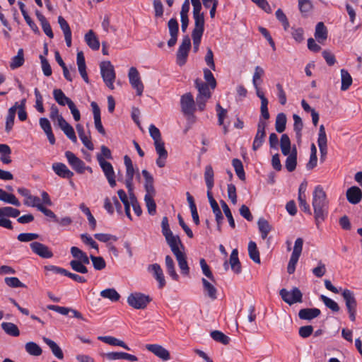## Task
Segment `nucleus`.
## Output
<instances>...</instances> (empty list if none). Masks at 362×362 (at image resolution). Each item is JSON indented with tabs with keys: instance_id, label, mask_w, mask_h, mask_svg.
I'll return each instance as SVG.
<instances>
[{
	"instance_id": "f257e3e1",
	"label": "nucleus",
	"mask_w": 362,
	"mask_h": 362,
	"mask_svg": "<svg viewBox=\"0 0 362 362\" xmlns=\"http://www.w3.org/2000/svg\"><path fill=\"white\" fill-rule=\"evenodd\" d=\"M312 206L315 222L317 228L325 221L329 213V201L322 187L317 185L313 192Z\"/></svg>"
},
{
	"instance_id": "f03ea898",
	"label": "nucleus",
	"mask_w": 362,
	"mask_h": 362,
	"mask_svg": "<svg viewBox=\"0 0 362 362\" xmlns=\"http://www.w3.org/2000/svg\"><path fill=\"white\" fill-rule=\"evenodd\" d=\"M194 85L198 90V94L196 97V104L198 110L203 111L205 109L206 102L211 97V92L209 89L210 86L199 78H197L194 81Z\"/></svg>"
},
{
	"instance_id": "7ed1b4c3",
	"label": "nucleus",
	"mask_w": 362,
	"mask_h": 362,
	"mask_svg": "<svg viewBox=\"0 0 362 362\" xmlns=\"http://www.w3.org/2000/svg\"><path fill=\"white\" fill-rule=\"evenodd\" d=\"M102 78L105 85L111 90L115 88L114 82L116 78L115 68L110 61H103L100 64Z\"/></svg>"
},
{
	"instance_id": "20e7f679",
	"label": "nucleus",
	"mask_w": 362,
	"mask_h": 362,
	"mask_svg": "<svg viewBox=\"0 0 362 362\" xmlns=\"http://www.w3.org/2000/svg\"><path fill=\"white\" fill-rule=\"evenodd\" d=\"M196 105L197 104H195L194 97L191 93H187L181 96V110L186 117H192L193 122L196 121V117L194 115L196 110Z\"/></svg>"
},
{
	"instance_id": "39448f33",
	"label": "nucleus",
	"mask_w": 362,
	"mask_h": 362,
	"mask_svg": "<svg viewBox=\"0 0 362 362\" xmlns=\"http://www.w3.org/2000/svg\"><path fill=\"white\" fill-rule=\"evenodd\" d=\"M151 301L149 296L139 292L132 293L127 297V303L137 310L145 309Z\"/></svg>"
},
{
	"instance_id": "423d86ee",
	"label": "nucleus",
	"mask_w": 362,
	"mask_h": 362,
	"mask_svg": "<svg viewBox=\"0 0 362 362\" xmlns=\"http://www.w3.org/2000/svg\"><path fill=\"white\" fill-rule=\"evenodd\" d=\"M303 240L298 238L296 240L293 252L291 254L290 260L287 267V272L288 274H293L296 270V266L298 262L299 257L301 255L303 250Z\"/></svg>"
},
{
	"instance_id": "0eeeda50",
	"label": "nucleus",
	"mask_w": 362,
	"mask_h": 362,
	"mask_svg": "<svg viewBox=\"0 0 362 362\" xmlns=\"http://www.w3.org/2000/svg\"><path fill=\"white\" fill-rule=\"evenodd\" d=\"M279 294L282 300L290 305L303 301V293L297 287L293 288L291 291L282 288L280 290Z\"/></svg>"
},
{
	"instance_id": "6e6552de",
	"label": "nucleus",
	"mask_w": 362,
	"mask_h": 362,
	"mask_svg": "<svg viewBox=\"0 0 362 362\" xmlns=\"http://www.w3.org/2000/svg\"><path fill=\"white\" fill-rule=\"evenodd\" d=\"M191 46L189 35H185L177 52V64L179 66L185 64Z\"/></svg>"
},
{
	"instance_id": "1a4fd4ad",
	"label": "nucleus",
	"mask_w": 362,
	"mask_h": 362,
	"mask_svg": "<svg viewBox=\"0 0 362 362\" xmlns=\"http://www.w3.org/2000/svg\"><path fill=\"white\" fill-rule=\"evenodd\" d=\"M128 77L129 83L136 90L137 95L141 96L144 91V84L141 81L140 75L136 67H131L129 70Z\"/></svg>"
},
{
	"instance_id": "9d476101",
	"label": "nucleus",
	"mask_w": 362,
	"mask_h": 362,
	"mask_svg": "<svg viewBox=\"0 0 362 362\" xmlns=\"http://www.w3.org/2000/svg\"><path fill=\"white\" fill-rule=\"evenodd\" d=\"M266 126L267 122L260 118L257 123V130L252 144L253 151L259 149L264 142L266 136Z\"/></svg>"
},
{
	"instance_id": "9b49d317",
	"label": "nucleus",
	"mask_w": 362,
	"mask_h": 362,
	"mask_svg": "<svg viewBox=\"0 0 362 362\" xmlns=\"http://www.w3.org/2000/svg\"><path fill=\"white\" fill-rule=\"evenodd\" d=\"M317 145L320 152V160L321 162H324L327 158L328 149L327 138L323 124H321L319 128Z\"/></svg>"
},
{
	"instance_id": "f8f14e48",
	"label": "nucleus",
	"mask_w": 362,
	"mask_h": 362,
	"mask_svg": "<svg viewBox=\"0 0 362 362\" xmlns=\"http://www.w3.org/2000/svg\"><path fill=\"white\" fill-rule=\"evenodd\" d=\"M124 163L126 167L125 185L128 189V192L132 193L133 191V179L135 174V170L132 161L129 156H124Z\"/></svg>"
},
{
	"instance_id": "ddd939ff",
	"label": "nucleus",
	"mask_w": 362,
	"mask_h": 362,
	"mask_svg": "<svg viewBox=\"0 0 362 362\" xmlns=\"http://www.w3.org/2000/svg\"><path fill=\"white\" fill-rule=\"evenodd\" d=\"M65 157L67 159L68 163L76 173H84L86 169L84 162L78 158L74 153L67 151L65 152Z\"/></svg>"
},
{
	"instance_id": "4468645a",
	"label": "nucleus",
	"mask_w": 362,
	"mask_h": 362,
	"mask_svg": "<svg viewBox=\"0 0 362 362\" xmlns=\"http://www.w3.org/2000/svg\"><path fill=\"white\" fill-rule=\"evenodd\" d=\"M99 165L106 177L108 183L110 187H114L116 185L115 175L113 167L110 162L103 160L101 158L99 159Z\"/></svg>"
},
{
	"instance_id": "2eb2a0df",
	"label": "nucleus",
	"mask_w": 362,
	"mask_h": 362,
	"mask_svg": "<svg viewBox=\"0 0 362 362\" xmlns=\"http://www.w3.org/2000/svg\"><path fill=\"white\" fill-rule=\"evenodd\" d=\"M193 6L194 27L204 28V14L201 13L202 4L199 0H191Z\"/></svg>"
},
{
	"instance_id": "dca6fc26",
	"label": "nucleus",
	"mask_w": 362,
	"mask_h": 362,
	"mask_svg": "<svg viewBox=\"0 0 362 362\" xmlns=\"http://www.w3.org/2000/svg\"><path fill=\"white\" fill-rule=\"evenodd\" d=\"M32 251L42 258L49 259L53 257L52 252L45 245L39 242H33L30 245Z\"/></svg>"
},
{
	"instance_id": "f3484780",
	"label": "nucleus",
	"mask_w": 362,
	"mask_h": 362,
	"mask_svg": "<svg viewBox=\"0 0 362 362\" xmlns=\"http://www.w3.org/2000/svg\"><path fill=\"white\" fill-rule=\"evenodd\" d=\"M92 111L94 119V126L95 129L103 136H106V131L102 124L100 117V110L96 103L92 102Z\"/></svg>"
},
{
	"instance_id": "a211bd4d",
	"label": "nucleus",
	"mask_w": 362,
	"mask_h": 362,
	"mask_svg": "<svg viewBox=\"0 0 362 362\" xmlns=\"http://www.w3.org/2000/svg\"><path fill=\"white\" fill-rule=\"evenodd\" d=\"M104 208L110 214L114 213L115 209L119 214H122V207L117 197H107L104 201Z\"/></svg>"
},
{
	"instance_id": "6ab92c4d",
	"label": "nucleus",
	"mask_w": 362,
	"mask_h": 362,
	"mask_svg": "<svg viewBox=\"0 0 362 362\" xmlns=\"http://www.w3.org/2000/svg\"><path fill=\"white\" fill-rule=\"evenodd\" d=\"M156 151L158 155V158L156 160V165L159 168H163L165 165V160L168 157V151L165 148L164 142L160 141L154 143Z\"/></svg>"
},
{
	"instance_id": "aec40b11",
	"label": "nucleus",
	"mask_w": 362,
	"mask_h": 362,
	"mask_svg": "<svg viewBox=\"0 0 362 362\" xmlns=\"http://www.w3.org/2000/svg\"><path fill=\"white\" fill-rule=\"evenodd\" d=\"M146 349L163 361H168L170 358L169 351L159 344H146Z\"/></svg>"
},
{
	"instance_id": "412c9836",
	"label": "nucleus",
	"mask_w": 362,
	"mask_h": 362,
	"mask_svg": "<svg viewBox=\"0 0 362 362\" xmlns=\"http://www.w3.org/2000/svg\"><path fill=\"white\" fill-rule=\"evenodd\" d=\"M346 196L349 203L357 204L362 199V191L358 187L353 186L347 189Z\"/></svg>"
},
{
	"instance_id": "4be33fe9",
	"label": "nucleus",
	"mask_w": 362,
	"mask_h": 362,
	"mask_svg": "<svg viewBox=\"0 0 362 362\" xmlns=\"http://www.w3.org/2000/svg\"><path fill=\"white\" fill-rule=\"evenodd\" d=\"M52 170L60 177L71 179L74 176V173L62 163H54L52 164Z\"/></svg>"
},
{
	"instance_id": "5701e85b",
	"label": "nucleus",
	"mask_w": 362,
	"mask_h": 362,
	"mask_svg": "<svg viewBox=\"0 0 362 362\" xmlns=\"http://www.w3.org/2000/svg\"><path fill=\"white\" fill-rule=\"evenodd\" d=\"M148 271L152 272L154 278L158 281L159 288H163L165 286V280L160 266L156 263L151 264L148 267Z\"/></svg>"
},
{
	"instance_id": "b1692460",
	"label": "nucleus",
	"mask_w": 362,
	"mask_h": 362,
	"mask_svg": "<svg viewBox=\"0 0 362 362\" xmlns=\"http://www.w3.org/2000/svg\"><path fill=\"white\" fill-rule=\"evenodd\" d=\"M76 63H77L78 69L80 73V75L81 76L83 79L85 81V82L88 83L89 78H88V74L86 72V62H85L84 54L82 51H78L77 52Z\"/></svg>"
},
{
	"instance_id": "393cba45",
	"label": "nucleus",
	"mask_w": 362,
	"mask_h": 362,
	"mask_svg": "<svg viewBox=\"0 0 362 362\" xmlns=\"http://www.w3.org/2000/svg\"><path fill=\"white\" fill-rule=\"evenodd\" d=\"M165 238L174 255L182 252L180 251L179 246L180 245L182 248H184V247L178 235H174L172 234Z\"/></svg>"
},
{
	"instance_id": "a878e982",
	"label": "nucleus",
	"mask_w": 362,
	"mask_h": 362,
	"mask_svg": "<svg viewBox=\"0 0 362 362\" xmlns=\"http://www.w3.org/2000/svg\"><path fill=\"white\" fill-rule=\"evenodd\" d=\"M18 107V103H16L14 105L11 107L8 110V114L6 118V125H5V131L6 133H9L13 127L14 119L16 117V113L17 111V108Z\"/></svg>"
},
{
	"instance_id": "bb28decb",
	"label": "nucleus",
	"mask_w": 362,
	"mask_h": 362,
	"mask_svg": "<svg viewBox=\"0 0 362 362\" xmlns=\"http://www.w3.org/2000/svg\"><path fill=\"white\" fill-rule=\"evenodd\" d=\"M341 296L345 301L347 310L356 309L357 302L353 291L345 289L343 291Z\"/></svg>"
},
{
	"instance_id": "cd10ccee",
	"label": "nucleus",
	"mask_w": 362,
	"mask_h": 362,
	"mask_svg": "<svg viewBox=\"0 0 362 362\" xmlns=\"http://www.w3.org/2000/svg\"><path fill=\"white\" fill-rule=\"evenodd\" d=\"M320 310L314 308H303L299 310L298 317L301 320H311L320 315Z\"/></svg>"
},
{
	"instance_id": "c85d7f7f",
	"label": "nucleus",
	"mask_w": 362,
	"mask_h": 362,
	"mask_svg": "<svg viewBox=\"0 0 362 362\" xmlns=\"http://www.w3.org/2000/svg\"><path fill=\"white\" fill-rule=\"evenodd\" d=\"M105 356L108 360L115 361L120 359H126L130 361H136L138 358L134 356L124 352H109L105 354Z\"/></svg>"
},
{
	"instance_id": "c756f323",
	"label": "nucleus",
	"mask_w": 362,
	"mask_h": 362,
	"mask_svg": "<svg viewBox=\"0 0 362 362\" xmlns=\"http://www.w3.org/2000/svg\"><path fill=\"white\" fill-rule=\"evenodd\" d=\"M141 173L145 179L144 188L146 190V194H156L153 176L146 170H143Z\"/></svg>"
},
{
	"instance_id": "7c9ffc66",
	"label": "nucleus",
	"mask_w": 362,
	"mask_h": 362,
	"mask_svg": "<svg viewBox=\"0 0 362 362\" xmlns=\"http://www.w3.org/2000/svg\"><path fill=\"white\" fill-rule=\"evenodd\" d=\"M40 125L46 134L49 143L53 145L55 143L54 135L52 133V127L49 121L45 117L40 119Z\"/></svg>"
},
{
	"instance_id": "2f4dec72",
	"label": "nucleus",
	"mask_w": 362,
	"mask_h": 362,
	"mask_svg": "<svg viewBox=\"0 0 362 362\" xmlns=\"http://www.w3.org/2000/svg\"><path fill=\"white\" fill-rule=\"evenodd\" d=\"M202 282L205 295L212 300H216L217 298V289L215 286L204 278L202 279Z\"/></svg>"
},
{
	"instance_id": "473e14b6",
	"label": "nucleus",
	"mask_w": 362,
	"mask_h": 362,
	"mask_svg": "<svg viewBox=\"0 0 362 362\" xmlns=\"http://www.w3.org/2000/svg\"><path fill=\"white\" fill-rule=\"evenodd\" d=\"M204 31V28L197 27H194L192 30V37L193 40V50L194 52H197L199 50Z\"/></svg>"
},
{
	"instance_id": "72a5a7b5",
	"label": "nucleus",
	"mask_w": 362,
	"mask_h": 362,
	"mask_svg": "<svg viewBox=\"0 0 362 362\" xmlns=\"http://www.w3.org/2000/svg\"><path fill=\"white\" fill-rule=\"evenodd\" d=\"M229 264L230 265L231 269L235 274H240L241 272V264L238 259V252L237 249H234L231 252L229 259Z\"/></svg>"
},
{
	"instance_id": "f704fd0d",
	"label": "nucleus",
	"mask_w": 362,
	"mask_h": 362,
	"mask_svg": "<svg viewBox=\"0 0 362 362\" xmlns=\"http://www.w3.org/2000/svg\"><path fill=\"white\" fill-rule=\"evenodd\" d=\"M98 339L106 344L112 346H118L124 348L126 350H130V348L122 340L118 339L111 336L98 337Z\"/></svg>"
},
{
	"instance_id": "c9c22d12",
	"label": "nucleus",
	"mask_w": 362,
	"mask_h": 362,
	"mask_svg": "<svg viewBox=\"0 0 362 362\" xmlns=\"http://www.w3.org/2000/svg\"><path fill=\"white\" fill-rule=\"evenodd\" d=\"M297 165V150L293 147L291 153L288 155L286 160V168L288 172L295 170Z\"/></svg>"
},
{
	"instance_id": "e433bc0d",
	"label": "nucleus",
	"mask_w": 362,
	"mask_h": 362,
	"mask_svg": "<svg viewBox=\"0 0 362 362\" xmlns=\"http://www.w3.org/2000/svg\"><path fill=\"white\" fill-rule=\"evenodd\" d=\"M176 259L178 263V266L181 270V272L184 275H187L189 273V267L187 262V257L183 252H181L177 255H175Z\"/></svg>"
},
{
	"instance_id": "4c0bfd02",
	"label": "nucleus",
	"mask_w": 362,
	"mask_h": 362,
	"mask_svg": "<svg viewBox=\"0 0 362 362\" xmlns=\"http://www.w3.org/2000/svg\"><path fill=\"white\" fill-rule=\"evenodd\" d=\"M257 226L259 230L261 233L262 238L264 240L266 239L267 238L268 234L272 230V226L264 218H259L257 221Z\"/></svg>"
},
{
	"instance_id": "58836bf2",
	"label": "nucleus",
	"mask_w": 362,
	"mask_h": 362,
	"mask_svg": "<svg viewBox=\"0 0 362 362\" xmlns=\"http://www.w3.org/2000/svg\"><path fill=\"white\" fill-rule=\"evenodd\" d=\"M165 263L166 267V270L168 274L171 276V278L177 281L179 279V276L177 274L175 268V263L173 258L170 255H166L165 258Z\"/></svg>"
},
{
	"instance_id": "ea45409f",
	"label": "nucleus",
	"mask_w": 362,
	"mask_h": 362,
	"mask_svg": "<svg viewBox=\"0 0 362 362\" xmlns=\"http://www.w3.org/2000/svg\"><path fill=\"white\" fill-rule=\"evenodd\" d=\"M315 37L318 42L322 43L327 37V30L322 22L316 25Z\"/></svg>"
},
{
	"instance_id": "a19ab883",
	"label": "nucleus",
	"mask_w": 362,
	"mask_h": 362,
	"mask_svg": "<svg viewBox=\"0 0 362 362\" xmlns=\"http://www.w3.org/2000/svg\"><path fill=\"white\" fill-rule=\"evenodd\" d=\"M44 342L49 346L50 349L52 350V354L59 359H63L64 354L61 349V348L52 340L50 339L44 337Z\"/></svg>"
},
{
	"instance_id": "79ce46f5",
	"label": "nucleus",
	"mask_w": 362,
	"mask_h": 362,
	"mask_svg": "<svg viewBox=\"0 0 362 362\" xmlns=\"http://www.w3.org/2000/svg\"><path fill=\"white\" fill-rule=\"evenodd\" d=\"M0 200L6 203L13 204L18 207L21 206L20 202L15 197L14 194L7 193L2 189H0Z\"/></svg>"
},
{
	"instance_id": "37998d69",
	"label": "nucleus",
	"mask_w": 362,
	"mask_h": 362,
	"mask_svg": "<svg viewBox=\"0 0 362 362\" xmlns=\"http://www.w3.org/2000/svg\"><path fill=\"white\" fill-rule=\"evenodd\" d=\"M53 96L56 102L62 106L65 105H69L72 100L66 97L64 92L61 89H54L53 90Z\"/></svg>"
},
{
	"instance_id": "c03bdc74",
	"label": "nucleus",
	"mask_w": 362,
	"mask_h": 362,
	"mask_svg": "<svg viewBox=\"0 0 362 362\" xmlns=\"http://www.w3.org/2000/svg\"><path fill=\"white\" fill-rule=\"evenodd\" d=\"M214 173L212 167L208 165L205 167L204 170V180L208 189H212L214 185Z\"/></svg>"
},
{
	"instance_id": "a18cd8bd",
	"label": "nucleus",
	"mask_w": 362,
	"mask_h": 362,
	"mask_svg": "<svg viewBox=\"0 0 362 362\" xmlns=\"http://www.w3.org/2000/svg\"><path fill=\"white\" fill-rule=\"evenodd\" d=\"M71 253L74 260L82 261L85 264H89V258L87 255L77 247H71Z\"/></svg>"
},
{
	"instance_id": "49530a36",
	"label": "nucleus",
	"mask_w": 362,
	"mask_h": 362,
	"mask_svg": "<svg viewBox=\"0 0 362 362\" xmlns=\"http://www.w3.org/2000/svg\"><path fill=\"white\" fill-rule=\"evenodd\" d=\"M341 90H346L349 88L351 85L352 84V77L348 71L345 69L341 70Z\"/></svg>"
},
{
	"instance_id": "de8ad7c7",
	"label": "nucleus",
	"mask_w": 362,
	"mask_h": 362,
	"mask_svg": "<svg viewBox=\"0 0 362 362\" xmlns=\"http://www.w3.org/2000/svg\"><path fill=\"white\" fill-rule=\"evenodd\" d=\"M118 197L120 201L123 203L124 206V211L127 216L132 219V216L130 214V202L127 197L126 192L123 189H119L117 191Z\"/></svg>"
},
{
	"instance_id": "09e8293b",
	"label": "nucleus",
	"mask_w": 362,
	"mask_h": 362,
	"mask_svg": "<svg viewBox=\"0 0 362 362\" xmlns=\"http://www.w3.org/2000/svg\"><path fill=\"white\" fill-rule=\"evenodd\" d=\"M248 253L250 258L255 263H260L259 252L255 242L250 241L248 244Z\"/></svg>"
},
{
	"instance_id": "8fccbe9b",
	"label": "nucleus",
	"mask_w": 362,
	"mask_h": 362,
	"mask_svg": "<svg viewBox=\"0 0 362 362\" xmlns=\"http://www.w3.org/2000/svg\"><path fill=\"white\" fill-rule=\"evenodd\" d=\"M1 327L8 335L13 337H18L20 335V331L18 327L12 322H3L1 324Z\"/></svg>"
},
{
	"instance_id": "3c124183",
	"label": "nucleus",
	"mask_w": 362,
	"mask_h": 362,
	"mask_svg": "<svg viewBox=\"0 0 362 362\" xmlns=\"http://www.w3.org/2000/svg\"><path fill=\"white\" fill-rule=\"evenodd\" d=\"M24 63L23 49H19L17 52V55L13 57L10 63V67L11 69H16L21 66Z\"/></svg>"
},
{
	"instance_id": "603ef678",
	"label": "nucleus",
	"mask_w": 362,
	"mask_h": 362,
	"mask_svg": "<svg viewBox=\"0 0 362 362\" xmlns=\"http://www.w3.org/2000/svg\"><path fill=\"white\" fill-rule=\"evenodd\" d=\"M100 296L104 298H107L112 302H117L120 298V295L115 288H107L100 292Z\"/></svg>"
},
{
	"instance_id": "864d4df0",
	"label": "nucleus",
	"mask_w": 362,
	"mask_h": 362,
	"mask_svg": "<svg viewBox=\"0 0 362 362\" xmlns=\"http://www.w3.org/2000/svg\"><path fill=\"white\" fill-rule=\"evenodd\" d=\"M210 335L214 341L221 343L224 345H227L230 342V338L221 331H212L210 333Z\"/></svg>"
},
{
	"instance_id": "5fc2aeb1",
	"label": "nucleus",
	"mask_w": 362,
	"mask_h": 362,
	"mask_svg": "<svg viewBox=\"0 0 362 362\" xmlns=\"http://www.w3.org/2000/svg\"><path fill=\"white\" fill-rule=\"evenodd\" d=\"M232 165L235 169L237 176L241 180H245V174L242 161L238 158H234L232 160Z\"/></svg>"
},
{
	"instance_id": "6e6d98bb",
	"label": "nucleus",
	"mask_w": 362,
	"mask_h": 362,
	"mask_svg": "<svg viewBox=\"0 0 362 362\" xmlns=\"http://www.w3.org/2000/svg\"><path fill=\"white\" fill-rule=\"evenodd\" d=\"M156 194H145L144 201L150 215H154L156 213V204L153 199Z\"/></svg>"
},
{
	"instance_id": "4d7b16f0",
	"label": "nucleus",
	"mask_w": 362,
	"mask_h": 362,
	"mask_svg": "<svg viewBox=\"0 0 362 362\" xmlns=\"http://www.w3.org/2000/svg\"><path fill=\"white\" fill-rule=\"evenodd\" d=\"M25 351L32 356H38L42 354V349L35 342L30 341L25 345Z\"/></svg>"
},
{
	"instance_id": "13d9d810",
	"label": "nucleus",
	"mask_w": 362,
	"mask_h": 362,
	"mask_svg": "<svg viewBox=\"0 0 362 362\" xmlns=\"http://www.w3.org/2000/svg\"><path fill=\"white\" fill-rule=\"evenodd\" d=\"M281 152L284 156H288L291 152V141L286 134H282L280 139Z\"/></svg>"
},
{
	"instance_id": "bf43d9fd",
	"label": "nucleus",
	"mask_w": 362,
	"mask_h": 362,
	"mask_svg": "<svg viewBox=\"0 0 362 362\" xmlns=\"http://www.w3.org/2000/svg\"><path fill=\"white\" fill-rule=\"evenodd\" d=\"M286 117L284 113H279L276 118L275 129L279 133H282L286 129Z\"/></svg>"
},
{
	"instance_id": "052dcab7",
	"label": "nucleus",
	"mask_w": 362,
	"mask_h": 362,
	"mask_svg": "<svg viewBox=\"0 0 362 362\" xmlns=\"http://www.w3.org/2000/svg\"><path fill=\"white\" fill-rule=\"evenodd\" d=\"M20 213L18 209L11 206L0 208V218H1V216L16 218L19 216Z\"/></svg>"
},
{
	"instance_id": "680f3d73",
	"label": "nucleus",
	"mask_w": 362,
	"mask_h": 362,
	"mask_svg": "<svg viewBox=\"0 0 362 362\" xmlns=\"http://www.w3.org/2000/svg\"><path fill=\"white\" fill-rule=\"evenodd\" d=\"M293 119L294 121L293 130L296 132L297 139L300 140L302 136L301 132L303 127V123L300 117L298 115L294 114L293 115Z\"/></svg>"
},
{
	"instance_id": "e2e57ef3",
	"label": "nucleus",
	"mask_w": 362,
	"mask_h": 362,
	"mask_svg": "<svg viewBox=\"0 0 362 362\" xmlns=\"http://www.w3.org/2000/svg\"><path fill=\"white\" fill-rule=\"evenodd\" d=\"M24 204L28 206L36 207L37 210L42 206L41 199L38 197L33 196L30 194L28 198L24 200Z\"/></svg>"
},
{
	"instance_id": "0e129e2a",
	"label": "nucleus",
	"mask_w": 362,
	"mask_h": 362,
	"mask_svg": "<svg viewBox=\"0 0 362 362\" xmlns=\"http://www.w3.org/2000/svg\"><path fill=\"white\" fill-rule=\"evenodd\" d=\"M321 300L324 303L326 307L329 308L333 312H338L339 310V306L338 304L333 300L332 299L324 296H320Z\"/></svg>"
},
{
	"instance_id": "69168bd1",
	"label": "nucleus",
	"mask_w": 362,
	"mask_h": 362,
	"mask_svg": "<svg viewBox=\"0 0 362 362\" xmlns=\"http://www.w3.org/2000/svg\"><path fill=\"white\" fill-rule=\"evenodd\" d=\"M204 78L205 81L207 82V84L210 86V88L214 90L216 87V81L211 71V70L208 69H204Z\"/></svg>"
},
{
	"instance_id": "338daca9",
	"label": "nucleus",
	"mask_w": 362,
	"mask_h": 362,
	"mask_svg": "<svg viewBox=\"0 0 362 362\" xmlns=\"http://www.w3.org/2000/svg\"><path fill=\"white\" fill-rule=\"evenodd\" d=\"M264 74V70L259 66H257L255 68V72L252 76V83L254 86H257V85H260L262 83L261 78Z\"/></svg>"
},
{
	"instance_id": "774afa93",
	"label": "nucleus",
	"mask_w": 362,
	"mask_h": 362,
	"mask_svg": "<svg viewBox=\"0 0 362 362\" xmlns=\"http://www.w3.org/2000/svg\"><path fill=\"white\" fill-rule=\"evenodd\" d=\"M85 263H83L82 261L78 260H71L70 262V265L71 268L77 272L81 273V274H86L88 272V269L85 266Z\"/></svg>"
}]
</instances>
